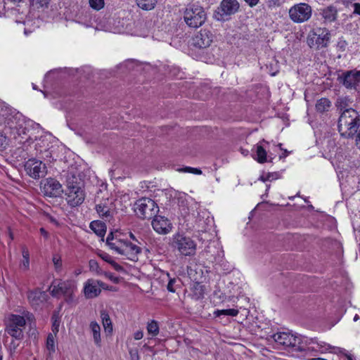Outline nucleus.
<instances>
[{"instance_id": "f257e3e1", "label": "nucleus", "mask_w": 360, "mask_h": 360, "mask_svg": "<svg viewBox=\"0 0 360 360\" xmlns=\"http://www.w3.org/2000/svg\"><path fill=\"white\" fill-rule=\"evenodd\" d=\"M360 113L357 110H349L340 115L338 121V130L341 137L350 139L359 131Z\"/></svg>"}, {"instance_id": "f03ea898", "label": "nucleus", "mask_w": 360, "mask_h": 360, "mask_svg": "<svg viewBox=\"0 0 360 360\" xmlns=\"http://www.w3.org/2000/svg\"><path fill=\"white\" fill-rule=\"evenodd\" d=\"M274 340L284 347L295 348L296 350L304 352L305 345H310L313 340L302 335H295L288 332H278L272 336Z\"/></svg>"}, {"instance_id": "7ed1b4c3", "label": "nucleus", "mask_w": 360, "mask_h": 360, "mask_svg": "<svg viewBox=\"0 0 360 360\" xmlns=\"http://www.w3.org/2000/svg\"><path fill=\"white\" fill-rule=\"evenodd\" d=\"M25 318L30 321L33 319V315L28 311L24 312L23 316L11 314L6 323V332L15 340H22L26 324Z\"/></svg>"}, {"instance_id": "20e7f679", "label": "nucleus", "mask_w": 360, "mask_h": 360, "mask_svg": "<svg viewBox=\"0 0 360 360\" xmlns=\"http://www.w3.org/2000/svg\"><path fill=\"white\" fill-rule=\"evenodd\" d=\"M49 289L53 297L59 298L60 296H63L66 302L71 303L74 300V293L77 285L72 280L60 281L58 283L53 282Z\"/></svg>"}, {"instance_id": "39448f33", "label": "nucleus", "mask_w": 360, "mask_h": 360, "mask_svg": "<svg viewBox=\"0 0 360 360\" xmlns=\"http://www.w3.org/2000/svg\"><path fill=\"white\" fill-rule=\"evenodd\" d=\"M184 20L190 27H200L206 20L204 8L196 4L189 5L184 11Z\"/></svg>"}, {"instance_id": "423d86ee", "label": "nucleus", "mask_w": 360, "mask_h": 360, "mask_svg": "<svg viewBox=\"0 0 360 360\" xmlns=\"http://www.w3.org/2000/svg\"><path fill=\"white\" fill-rule=\"evenodd\" d=\"M134 212L138 217L141 219H150L158 213L159 207L153 200L148 198H142L135 202Z\"/></svg>"}, {"instance_id": "0eeeda50", "label": "nucleus", "mask_w": 360, "mask_h": 360, "mask_svg": "<svg viewBox=\"0 0 360 360\" xmlns=\"http://www.w3.org/2000/svg\"><path fill=\"white\" fill-rule=\"evenodd\" d=\"M330 37V33L328 29L317 27L309 32L307 43L311 49L319 50L328 46Z\"/></svg>"}, {"instance_id": "6e6552de", "label": "nucleus", "mask_w": 360, "mask_h": 360, "mask_svg": "<svg viewBox=\"0 0 360 360\" xmlns=\"http://www.w3.org/2000/svg\"><path fill=\"white\" fill-rule=\"evenodd\" d=\"M171 244L174 249L184 256L193 255L196 251L197 245L195 241L184 234L176 233L174 235Z\"/></svg>"}, {"instance_id": "1a4fd4ad", "label": "nucleus", "mask_w": 360, "mask_h": 360, "mask_svg": "<svg viewBox=\"0 0 360 360\" xmlns=\"http://www.w3.org/2000/svg\"><path fill=\"white\" fill-rule=\"evenodd\" d=\"M337 80L347 89H356L360 83V70H340Z\"/></svg>"}, {"instance_id": "9d476101", "label": "nucleus", "mask_w": 360, "mask_h": 360, "mask_svg": "<svg viewBox=\"0 0 360 360\" xmlns=\"http://www.w3.org/2000/svg\"><path fill=\"white\" fill-rule=\"evenodd\" d=\"M311 7L305 3H300L292 6L289 10L290 19L297 23L307 21L311 16Z\"/></svg>"}, {"instance_id": "9b49d317", "label": "nucleus", "mask_w": 360, "mask_h": 360, "mask_svg": "<svg viewBox=\"0 0 360 360\" xmlns=\"http://www.w3.org/2000/svg\"><path fill=\"white\" fill-rule=\"evenodd\" d=\"M66 201L72 207H76L81 205L85 198V194L83 189L79 184L68 183L65 190Z\"/></svg>"}, {"instance_id": "f8f14e48", "label": "nucleus", "mask_w": 360, "mask_h": 360, "mask_svg": "<svg viewBox=\"0 0 360 360\" xmlns=\"http://www.w3.org/2000/svg\"><path fill=\"white\" fill-rule=\"evenodd\" d=\"M25 170L30 177L37 179L44 176L46 174V167L41 160L34 158L29 159L25 162Z\"/></svg>"}, {"instance_id": "ddd939ff", "label": "nucleus", "mask_w": 360, "mask_h": 360, "mask_svg": "<svg viewBox=\"0 0 360 360\" xmlns=\"http://www.w3.org/2000/svg\"><path fill=\"white\" fill-rule=\"evenodd\" d=\"M117 246L115 252L124 255L128 259L136 261L138 259V255L141 253V248L129 241L122 240Z\"/></svg>"}, {"instance_id": "4468645a", "label": "nucleus", "mask_w": 360, "mask_h": 360, "mask_svg": "<svg viewBox=\"0 0 360 360\" xmlns=\"http://www.w3.org/2000/svg\"><path fill=\"white\" fill-rule=\"evenodd\" d=\"M42 192L44 195L56 198L63 193L62 185L60 182L53 178L46 179L42 186Z\"/></svg>"}, {"instance_id": "2eb2a0df", "label": "nucleus", "mask_w": 360, "mask_h": 360, "mask_svg": "<svg viewBox=\"0 0 360 360\" xmlns=\"http://www.w3.org/2000/svg\"><path fill=\"white\" fill-rule=\"evenodd\" d=\"M114 209L113 200L108 198L100 202L96 206L97 213L106 221H110L112 218Z\"/></svg>"}, {"instance_id": "dca6fc26", "label": "nucleus", "mask_w": 360, "mask_h": 360, "mask_svg": "<svg viewBox=\"0 0 360 360\" xmlns=\"http://www.w3.org/2000/svg\"><path fill=\"white\" fill-rule=\"evenodd\" d=\"M27 297L30 304L32 308L37 309L47 300L48 295L44 291L37 288L28 290Z\"/></svg>"}, {"instance_id": "f3484780", "label": "nucleus", "mask_w": 360, "mask_h": 360, "mask_svg": "<svg viewBox=\"0 0 360 360\" xmlns=\"http://www.w3.org/2000/svg\"><path fill=\"white\" fill-rule=\"evenodd\" d=\"M152 226L159 234H167L172 229V224L167 218L157 214L153 217Z\"/></svg>"}, {"instance_id": "a211bd4d", "label": "nucleus", "mask_w": 360, "mask_h": 360, "mask_svg": "<svg viewBox=\"0 0 360 360\" xmlns=\"http://www.w3.org/2000/svg\"><path fill=\"white\" fill-rule=\"evenodd\" d=\"M103 283L94 279H88L84 285V294L86 298L92 299L97 297L101 292V288Z\"/></svg>"}, {"instance_id": "6ab92c4d", "label": "nucleus", "mask_w": 360, "mask_h": 360, "mask_svg": "<svg viewBox=\"0 0 360 360\" xmlns=\"http://www.w3.org/2000/svg\"><path fill=\"white\" fill-rule=\"evenodd\" d=\"M213 40V35L210 30H201L193 38V45L200 49L208 47Z\"/></svg>"}, {"instance_id": "aec40b11", "label": "nucleus", "mask_w": 360, "mask_h": 360, "mask_svg": "<svg viewBox=\"0 0 360 360\" xmlns=\"http://www.w3.org/2000/svg\"><path fill=\"white\" fill-rule=\"evenodd\" d=\"M218 9L221 17L231 15L238 12L239 3L237 0H223Z\"/></svg>"}, {"instance_id": "412c9836", "label": "nucleus", "mask_w": 360, "mask_h": 360, "mask_svg": "<svg viewBox=\"0 0 360 360\" xmlns=\"http://www.w3.org/2000/svg\"><path fill=\"white\" fill-rule=\"evenodd\" d=\"M352 103V101L349 96H340L337 98L335 105L339 110L340 115H344L349 110H356L351 107Z\"/></svg>"}, {"instance_id": "4be33fe9", "label": "nucleus", "mask_w": 360, "mask_h": 360, "mask_svg": "<svg viewBox=\"0 0 360 360\" xmlns=\"http://www.w3.org/2000/svg\"><path fill=\"white\" fill-rule=\"evenodd\" d=\"M320 14L324 20L325 23H330L337 19L338 9L335 6L330 5L321 9Z\"/></svg>"}, {"instance_id": "5701e85b", "label": "nucleus", "mask_w": 360, "mask_h": 360, "mask_svg": "<svg viewBox=\"0 0 360 360\" xmlns=\"http://www.w3.org/2000/svg\"><path fill=\"white\" fill-rule=\"evenodd\" d=\"M313 342L310 345H305V351H316L323 353L330 349L329 345L324 342H318L316 339H312Z\"/></svg>"}, {"instance_id": "b1692460", "label": "nucleus", "mask_w": 360, "mask_h": 360, "mask_svg": "<svg viewBox=\"0 0 360 360\" xmlns=\"http://www.w3.org/2000/svg\"><path fill=\"white\" fill-rule=\"evenodd\" d=\"M90 330L93 335L94 342L96 346L101 347V327L96 321H91L89 325Z\"/></svg>"}, {"instance_id": "393cba45", "label": "nucleus", "mask_w": 360, "mask_h": 360, "mask_svg": "<svg viewBox=\"0 0 360 360\" xmlns=\"http://www.w3.org/2000/svg\"><path fill=\"white\" fill-rule=\"evenodd\" d=\"M331 102L327 98H321L316 101L315 108L317 112L323 113L329 110Z\"/></svg>"}, {"instance_id": "a878e982", "label": "nucleus", "mask_w": 360, "mask_h": 360, "mask_svg": "<svg viewBox=\"0 0 360 360\" xmlns=\"http://www.w3.org/2000/svg\"><path fill=\"white\" fill-rule=\"evenodd\" d=\"M101 318L105 331L109 333H112V323L108 312L105 310H102L101 311Z\"/></svg>"}, {"instance_id": "bb28decb", "label": "nucleus", "mask_w": 360, "mask_h": 360, "mask_svg": "<svg viewBox=\"0 0 360 360\" xmlns=\"http://www.w3.org/2000/svg\"><path fill=\"white\" fill-rule=\"evenodd\" d=\"M91 229L98 236L103 237L105 233V225L104 223L94 221L90 224Z\"/></svg>"}, {"instance_id": "cd10ccee", "label": "nucleus", "mask_w": 360, "mask_h": 360, "mask_svg": "<svg viewBox=\"0 0 360 360\" xmlns=\"http://www.w3.org/2000/svg\"><path fill=\"white\" fill-rule=\"evenodd\" d=\"M157 0H136V5L144 11H150L155 8Z\"/></svg>"}, {"instance_id": "c85d7f7f", "label": "nucleus", "mask_w": 360, "mask_h": 360, "mask_svg": "<svg viewBox=\"0 0 360 360\" xmlns=\"http://www.w3.org/2000/svg\"><path fill=\"white\" fill-rule=\"evenodd\" d=\"M255 147L256 149V158L255 159L259 163L266 162L267 161L266 150L259 144H257Z\"/></svg>"}, {"instance_id": "c756f323", "label": "nucleus", "mask_w": 360, "mask_h": 360, "mask_svg": "<svg viewBox=\"0 0 360 360\" xmlns=\"http://www.w3.org/2000/svg\"><path fill=\"white\" fill-rule=\"evenodd\" d=\"M22 255L23 259L21 262L20 266L24 270H28L30 268V252L26 246H22Z\"/></svg>"}, {"instance_id": "7c9ffc66", "label": "nucleus", "mask_w": 360, "mask_h": 360, "mask_svg": "<svg viewBox=\"0 0 360 360\" xmlns=\"http://www.w3.org/2000/svg\"><path fill=\"white\" fill-rule=\"evenodd\" d=\"M122 239L117 238L114 236L113 233H110L106 238V244L110 247V249L116 250L117 246H118Z\"/></svg>"}, {"instance_id": "2f4dec72", "label": "nucleus", "mask_w": 360, "mask_h": 360, "mask_svg": "<svg viewBox=\"0 0 360 360\" xmlns=\"http://www.w3.org/2000/svg\"><path fill=\"white\" fill-rule=\"evenodd\" d=\"M147 331L152 336H156L159 333V326L157 321L153 320L148 323Z\"/></svg>"}, {"instance_id": "473e14b6", "label": "nucleus", "mask_w": 360, "mask_h": 360, "mask_svg": "<svg viewBox=\"0 0 360 360\" xmlns=\"http://www.w3.org/2000/svg\"><path fill=\"white\" fill-rule=\"evenodd\" d=\"M214 314L216 316H219L221 315L236 316L238 314V310L235 309L217 310L214 312Z\"/></svg>"}, {"instance_id": "72a5a7b5", "label": "nucleus", "mask_w": 360, "mask_h": 360, "mask_svg": "<svg viewBox=\"0 0 360 360\" xmlns=\"http://www.w3.org/2000/svg\"><path fill=\"white\" fill-rule=\"evenodd\" d=\"M46 348L49 352V354L54 353L56 351L54 335L49 333L46 339Z\"/></svg>"}, {"instance_id": "f704fd0d", "label": "nucleus", "mask_w": 360, "mask_h": 360, "mask_svg": "<svg viewBox=\"0 0 360 360\" xmlns=\"http://www.w3.org/2000/svg\"><path fill=\"white\" fill-rule=\"evenodd\" d=\"M52 261L54 264L56 271H60L62 269L61 257L58 254H55L53 255Z\"/></svg>"}, {"instance_id": "c9c22d12", "label": "nucleus", "mask_w": 360, "mask_h": 360, "mask_svg": "<svg viewBox=\"0 0 360 360\" xmlns=\"http://www.w3.org/2000/svg\"><path fill=\"white\" fill-rule=\"evenodd\" d=\"M90 6L96 10L99 11L104 7V0H89Z\"/></svg>"}, {"instance_id": "e433bc0d", "label": "nucleus", "mask_w": 360, "mask_h": 360, "mask_svg": "<svg viewBox=\"0 0 360 360\" xmlns=\"http://www.w3.org/2000/svg\"><path fill=\"white\" fill-rule=\"evenodd\" d=\"M8 145V139L3 133L0 132V150H4Z\"/></svg>"}, {"instance_id": "4c0bfd02", "label": "nucleus", "mask_w": 360, "mask_h": 360, "mask_svg": "<svg viewBox=\"0 0 360 360\" xmlns=\"http://www.w3.org/2000/svg\"><path fill=\"white\" fill-rule=\"evenodd\" d=\"M180 172L192 173L194 174L200 175L202 174V171L198 168H194L191 167H185L179 169Z\"/></svg>"}, {"instance_id": "58836bf2", "label": "nucleus", "mask_w": 360, "mask_h": 360, "mask_svg": "<svg viewBox=\"0 0 360 360\" xmlns=\"http://www.w3.org/2000/svg\"><path fill=\"white\" fill-rule=\"evenodd\" d=\"M278 176H279L278 174L276 173V172L268 173L265 176H262L260 177V179L263 181H271V180L277 179L278 178Z\"/></svg>"}, {"instance_id": "ea45409f", "label": "nucleus", "mask_w": 360, "mask_h": 360, "mask_svg": "<svg viewBox=\"0 0 360 360\" xmlns=\"http://www.w3.org/2000/svg\"><path fill=\"white\" fill-rule=\"evenodd\" d=\"M165 276L169 279L167 284V288L169 292H174L175 291L174 288V283H175V278H171L168 273L165 274Z\"/></svg>"}, {"instance_id": "a19ab883", "label": "nucleus", "mask_w": 360, "mask_h": 360, "mask_svg": "<svg viewBox=\"0 0 360 360\" xmlns=\"http://www.w3.org/2000/svg\"><path fill=\"white\" fill-rule=\"evenodd\" d=\"M98 255L102 259H103L105 262H108L110 264L113 261L112 257L106 252H102L99 253Z\"/></svg>"}, {"instance_id": "79ce46f5", "label": "nucleus", "mask_w": 360, "mask_h": 360, "mask_svg": "<svg viewBox=\"0 0 360 360\" xmlns=\"http://www.w3.org/2000/svg\"><path fill=\"white\" fill-rule=\"evenodd\" d=\"M53 320V331L56 333L58 331V327L60 325V321L57 319L55 315L52 316Z\"/></svg>"}, {"instance_id": "37998d69", "label": "nucleus", "mask_w": 360, "mask_h": 360, "mask_svg": "<svg viewBox=\"0 0 360 360\" xmlns=\"http://www.w3.org/2000/svg\"><path fill=\"white\" fill-rule=\"evenodd\" d=\"M129 354L131 360H139V356L137 349H130Z\"/></svg>"}, {"instance_id": "c03bdc74", "label": "nucleus", "mask_w": 360, "mask_h": 360, "mask_svg": "<svg viewBox=\"0 0 360 360\" xmlns=\"http://www.w3.org/2000/svg\"><path fill=\"white\" fill-rule=\"evenodd\" d=\"M89 268L91 270L96 271L98 268V262L94 259H91L89 262Z\"/></svg>"}, {"instance_id": "a18cd8bd", "label": "nucleus", "mask_w": 360, "mask_h": 360, "mask_svg": "<svg viewBox=\"0 0 360 360\" xmlns=\"http://www.w3.org/2000/svg\"><path fill=\"white\" fill-rule=\"evenodd\" d=\"M110 265L117 271H122L124 270L123 267L121 265H120L118 263L115 262L114 260L111 262Z\"/></svg>"}, {"instance_id": "49530a36", "label": "nucleus", "mask_w": 360, "mask_h": 360, "mask_svg": "<svg viewBox=\"0 0 360 360\" xmlns=\"http://www.w3.org/2000/svg\"><path fill=\"white\" fill-rule=\"evenodd\" d=\"M355 137V145L356 148L360 150V129L358 133L354 136Z\"/></svg>"}, {"instance_id": "de8ad7c7", "label": "nucleus", "mask_w": 360, "mask_h": 360, "mask_svg": "<svg viewBox=\"0 0 360 360\" xmlns=\"http://www.w3.org/2000/svg\"><path fill=\"white\" fill-rule=\"evenodd\" d=\"M143 333L141 330L136 331L134 335V339L136 340H141L143 338Z\"/></svg>"}, {"instance_id": "09e8293b", "label": "nucleus", "mask_w": 360, "mask_h": 360, "mask_svg": "<svg viewBox=\"0 0 360 360\" xmlns=\"http://www.w3.org/2000/svg\"><path fill=\"white\" fill-rule=\"evenodd\" d=\"M250 7L256 6L259 0H244Z\"/></svg>"}, {"instance_id": "8fccbe9b", "label": "nucleus", "mask_w": 360, "mask_h": 360, "mask_svg": "<svg viewBox=\"0 0 360 360\" xmlns=\"http://www.w3.org/2000/svg\"><path fill=\"white\" fill-rule=\"evenodd\" d=\"M354 13L360 15V4L355 3L354 4Z\"/></svg>"}, {"instance_id": "3c124183", "label": "nucleus", "mask_w": 360, "mask_h": 360, "mask_svg": "<svg viewBox=\"0 0 360 360\" xmlns=\"http://www.w3.org/2000/svg\"><path fill=\"white\" fill-rule=\"evenodd\" d=\"M37 3H39L41 6H45L49 4V0H37Z\"/></svg>"}, {"instance_id": "603ef678", "label": "nucleus", "mask_w": 360, "mask_h": 360, "mask_svg": "<svg viewBox=\"0 0 360 360\" xmlns=\"http://www.w3.org/2000/svg\"><path fill=\"white\" fill-rule=\"evenodd\" d=\"M39 231H40L41 234L44 237H45V238L48 237V232L44 228H41Z\"/></svg>"}, {"instance_id": "864d4df0", "label": "nucleus", "mask_w": 360, "mask_h": 360, "mask_svg": "<svg viewBox=\"0 0 360 360\" xmlns=\"http://www.w3.org/2000/svg\"><path fill=\"white\" fill-rule=\"evenodd\" d=\"M143 348L146 349V350H148L150 352H152L153 351V347L148 345L147 344H145L143 346Z\"/></svg>"}, {"instance_id": "5fc2aeb1", "label": "nucleus", "mask_w": 360, "mask_h": 360, "mask_svg": "<svg viewBox=\"0 0 360 360\" xmlns=\"http://www.w3.org/2000/svg\"><path fill=\"white\" fill-rule=\"evenodd\" d=\"M359 319V316L358 314H356L354 317V321H357Z\"/></svg>"}, {"instance_id": "6e6d98bb", "label": "nucleus", "mask_w": 360, "mask_h": 360, "mask_svg": "<svg viewBox=\"0 0 360 360\" xmlns=\"http://www.w3.org/2000/svg\"><path fill=\"white\" fill-rule=\"evenodd\" d=\"M347 358L348 360H354V358L351 355H348L347 356Z\"/></svg>"}, {"instance_id": "4d7b16f0", "label": "nucleus", "mask_w": 360, "mask_h": 360, "mask_svg": "<svg viewBox=\"0 0 360 360\" xmlns=\"http://www.w3.org/2000/svg\"><path fill=\"white\" fill-rule=\"evenodd\" d=\"M129 236H130L131 238H132L134 240L135 239V236H134V235L133 233H130Z\"/></svg>"}, {"instance_id": "13d9d810", "label": "nucleus", "mask_w": 360, "mask_h": 360, "mask_svg": "<svg viewBox=\"0 0 360 360\" xmlns=\"http://www.w3.org/2000/svg\"><path fill=\"white\" fill-rule=\"evenodd\" d=\"M11 1L14 3H19V2L22 1V0H11Z\"/></svg>"}, {"instance_id": "bf43d9fd", "label": "nucleus", "mask_w": 360, "mask_h": 360, "mask_svg": "<svg viewBox=\"0 0 360 360\" xmlns=\"http://www.w3.org/2000/svg\"><path fill=\"white\" fill-rule=\"evenodd\" d=\"M32 86H33V89H37V87H36V85H35V84H32Z\"/></svg>"}, {"instance_id": "052dcab7", "label": "nucleus", "mask_w": 360, "mask_h": 360, "mask_svg": "<svg viewBox=\"0 0 360 360\" xmlns=\"http://www.w3.org/2000/svg\"><path fill=\"white\" fill-rule=\"evenodd\" d=\"M0 360H2V356L0 355Z\"/></svg>"}, {"instance_id": "680f3d73", "label": "nucleus", "mask_w": 360, "mask_h": 360, "mask_svg": "<svg viewBox=\"0 0 360 360\" xmlns=\"http://www.w3.org/2000/svg\"><path fill=\"white\" fill-rule=\"evenodd\" d=\"M46 360H52L51 359H46Z\"/></svg>"}]
</instances>
